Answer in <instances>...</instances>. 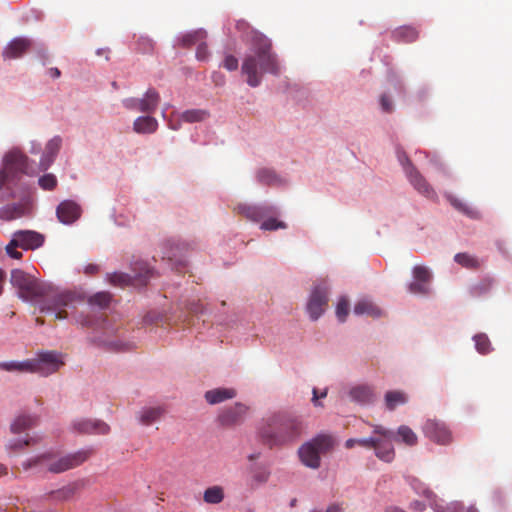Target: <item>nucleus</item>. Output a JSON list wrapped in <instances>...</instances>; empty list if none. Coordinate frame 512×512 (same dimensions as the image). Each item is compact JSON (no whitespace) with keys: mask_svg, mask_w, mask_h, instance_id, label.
<instances>
[{"mask_svg":"<svg viewBox=\"0 0 512 512\" xmlns=\"http://www.w3.org/2000/svg\"><path fill=\"white\" fill-rule=\"evenodd\" d=\"M48 74H49L52 78H55V79H56V78H59V77H60L61 72H60V70H59L58 68L53 67V68H50V69L48 70Z\"/></svg>","mask_w":512,"mask_h":512,"instance_id":"59","label":"nucleus"},{"mask_svg":"<svg viewBox=\"0 0 512 512\" xmlns=\"http://www.w3.org/2000/svg\"><path fill=\"white\" fill-rule=\"evenodd\" d=\"M304 428L299 417L277 413L263 420L258 428V435L260 441L272 449L295 442L302 435Z\"/></svg>","mask_w":512,"mask_h":512,"instance_id":"2","label":"nucleus"},{"mask_svg":"<svg viewBox=\"0 0 512 512\" xmlns=\"http://www.w3.org/2000/svg\"><path fill=\"white\" fill-rule=\"evenodd\" d=\"M257 179L260 183L265 185H278L281 182L274 171L267 168H263L258 171Z\"/></svg>","mask_w":512,"mask_h":512,"instance_id":"40","label":"nucleus"},{"mask_svg":"<svg viewBox=\"0 0 512 512\" xmlns=\"http://www.w3.org/2000/svg\"><path fill=\"white\" fill-rule=\"evenodd\" d=\"M377 435L369 438L357 439V444L365 448H373Z\"/></svg>","mask_w":512,"mask_h":512,"instance_id":"54","label":"nucleus"},{"mask_svg":"<svg viewBox=\"0 0 512 512\" xmlns=\"http://www.w3.org/2000/svg\"><path fill=\"white\" fill-rule=\"evenodd\" d=\"M159 102V93L153 88L148 89L144 98H142V112L153 113L156 110Z\"/></svg>","mask_w":512,"mask_h":512,"instance_id":"30","label":"nucleus"},{"mask_svg":"<svg viewBox=\"0 0 512 512\" xmlns=\"http://www.w3.org/2000/svg\"><path fill=\"white\" fill-rule=\"evenodd\" d=\"M98 270V267L96 265L90 264L86 266L85 273L86 274H93Z\"/></svg>","mask_w":512,"mask_h":512,"instance_id":"60","label":"nucleus"},{"mask_svg":"<svg viewBox=\"0 0 512 512\" xmlns=\"http://www.w3.org/2000/svg\"><path fill=\"white\" fill-rule=\"evenodd\" d=\"M163 414L164 409L162 407L144 408L139 413V422L148 426L160 419Z\"/></svg>","mask_w":512,"mask_h":512,"instance_id":"28","label":"nucleus"},{"mask_svg":"<svg viewBox=\"0 0 512 512\" xmlns=\"http://www.w3.org/2000/svg\"><path fill=\"white\" fill-rule=\"evenodd\" d=\"M397 440L408 446H414L418 442V437L410 427L401 425L397 430Z\"/></svg>","mask_w":512,"mask_h":512,"instance_id":"33","label":"nucleus"},{"mask_svg":"<svg viewBox=\"0 0 512 512\" xmlns=\"http://www.w3.org/2000/svg\"><path fill=\"white\" fill-rule=\"evenodd\" d=\"M209 116V112L203 109L186 110L181 114V119L188 123L200 122Z\"/></svg>","mask_w":512,"mask_h":512,"instance_id":"39","label":"nucleus"},{"mask_svg":"<svg viewBox=\"0 0 512 512\" xmlns=\"http://www.w3.org/2000/svg\"><path fill=\"white\" fill-rule=\"evenodd\" d=\"M92 454V449L80 450L66 455L44 453L26 460L22 463V467L25 471L32 468H39L40 470L59 474L80 466L87 461Z\"/></svg>","mask_w":512,"mask_h":512,"instance_id":"3","label":"nucleus"},{"mask_svg":"<svg viewBox=\"0 0 512 512\" xmlns=\"http://www.w3.org/2000/svg\"><path fill=\"white\" fill-rule=\"evenodd\" d=\"M384 401L386 409L393 411L398 406L404 405L408 402V395L401 390H391L385 393Z\"/></svg>","mask_w":512,"mask_h":512,"instance_id":"23","label":"nucleus"},{"mask_svg":"<svg viewBox=\"0 0 512 512\" xmlns=\"http://www.w3.org/2000/svg\"><path fill=\"white\" fill-rule=\"evenodd\" d=\"M413 487L417 491V493L424 495L429 500L430 505L433 504L435 494L433 493L432 490H430L427 487H424V485L417 480L414 481Z\"/></svg>","mask_w":512,"mask_h":512,"instance_id":"46","label":"nucleus"},{"mask_svg":"<svg viewBox=\"0 0 512 512\" xmlns=\"http://www.w3.org/2000/svg\"><path fill=\"white\" fill-rule=\"evenodd\" d=\"M357 444V439H348L346 442H345V447L347 449H351L353 448L355 445Z\"/></svg>","mask_w":512,"mask_h":512,"instance_id":"63","label":"nucleus"},{"mask_svg":"<svg viewBox=\"0 0 512 512\" xmlns=\"http://www.w3.org/2000/svg\"><path fill=\"white\" fill-rule=\"evenodd\" d=\"M177 254L175 252L167 253L163 259L167 258L168 261H173Z\"/></svg>","mask_w":512,"mask_h":512,"instance_id":"64","label":"nucleus"},{"mask_svg":"<svg viewBox=\"0 0 512 512\" xmlns=\"http://www.w3.org/2000/svg\"><path fill=\"white\" fill-rule=\"evenodd\" d=\"M334 444L335 440L331 435L319 434L299 447L300 461L306 467L318 469L321 464V455L331 451Z\"/></svg>","mask_w":512,"mask_h":512,"instance_id":"4","label":"nucleus"},{"mask_svg":"<svg viewBox=\"0 0 512 512\" xmlns=\"http://www.w3.org/2000/svg\"><path fill=\"white\" fill-rule=\"evenodd\" d=\"M223 67L228 71H235L238 68V59L233 55H226L223 61Z\"/></svg>","mask_w":512,"mask_h":512,"instance_id":"50","label":"nucleus"},{"mask_svg":"<svg viewBox=\"0 0 512 512\" xmlns=\"http://www.w3.org/2000/svg\"><path fill=\"white\" fill-rule=\"evenodd\" d=\"M413 277L416 281L428 284L432 278V275L427 267L419 265L413 268Z\"/></svg>","mask_w":512,"mask_h":512,"instance_id":"42","label":"nucleus"},{"mask_svg":"<svg viewBox=\"0 0 512 512\" xmlns=\"http://www.w3.org/2000/svg\"><path fill=\"white\" fill-rule=\"evenodd\" d=\"M475 346L479 353L488 354L491 351V343L487 335L477 334L474 336Z\"/></svg>","mask_w":512,"mask_h":512,"instance_id":"41","label":"nucleus"},{"mask_svg":"<svg viewBox=\"0 0 512 512\" xmlns=\"http://www.w3.org/2000/svg\"><path fill=\"white\" fill-rule=\"evenodd\" d=\"M80 488L81 483L79 481L71 482L61 488L45 493L42 499L55 504L63 503L71 500Z\"/></svg>","mask_w":512,"mask_h":512,"instance_id":"16","label":"nucleus"},{"mask_svg":"<svg viewBox=\"0 0 512 512\" xmlns=\"http://www.w3.org/2000/svg\"><path fill=\"white\" fill-rule=\"evenodd\" d=\"M9 181V175L4 170H0V191L6 186Z\"/></svg>","mask_w":512,"mask_h":512,"instance_id":"57","label":"nucleus"},{"mask_svg":"<svg viewBox=\"0 0 512 512\" xmlns=\"http://www.w3.org/2000/svg\"><path fill=\"white\" fill-rule=\"evenodd\" d=\"M236 29L241 32L243 40L250 45L251 53L246 55L241 66L242 75L250 87L261 84L265 73L278 75L280 64L272 51V43L264 34L254 30L245 20L236 22Z\"/></svg>","mask_w":512,"mask_h":512,"instance_id":"1","label":"nucleus"},{"mask_svg":"<svg viewBox=\"0 0 512 512\" xmlns=\"http://www.w3.org/2000/svg\"><path fill=\"white\" fill-rule=\"evenodd\" d=\"M61 144L62 139L59 136H55L46 144L45 150L39 162V169L41 171H45L51 166L61 148Z\"/></svg>","mask_w":512,"mask_h":512,"instance_id":"20","label":"nucleus"},{"mask_svg":"<svg viewBox=\"0 0 512 512\" xmlns=\"http://www.w3.org/2000/svg\"><path fill=\"white\" fill-rule=\"evenodd\" d=\"M236 395L237 391L234 388H215L208 390L204 397L209 404L215 405L233 399Z\"/></svg>","mask_w":512,"mask_h":512,"instance_id":"21","label":"nucleus"},{"mask_svg":"<svg viewBox=\"0 0 512 512\" xmlns=\"http://www.w3.org/2000/svg\"><path fill=\"white\" fill-rule=\"evenodd\" d=\"M349 312V302L345 297L340 298L336 307V316L340 322H344Z\"/></svg>","mask_w":512,"mask_h":512,"instance_id":"44","label":"nucleus"},{"mask_svg":"<svg viewBox=\"0 0 512 512\" xmlns=\"http://www.w3.org/2000/svg\"><path fill=\"white\" fill-rule=\"evenodd\" d=\"M196 57L198 60H206L208 57V49L203 41L197 47Z\"/></svg>","mask_w":512,"mask_h":512,"instance_id":"52","label":"nucleus"},{"mask_svg":"<svg viewBox=\"0 0 512 512\" xmlns=\"http://www.w3.org/2000/svg\"><path fill=\"white\" fill-rule=\"evenodd\" d=\"M373 433L377 435L373 449L375 455L382 461L392 462L395 457V451L392 444L394 434L381 425H375Z\"/></svg>","mask_w":512,"mask_h":512,"instance_id":"10","label":"nucleus"},{"mask_svg":"<svg viewBox=\"0 0 512 512\" xmlns=\"http://www.w3.org/2000/svg\"><path fill=\"white\" fill-rule=\"evenodd\" d=\"M248 407L240 402L223 409L218 414V421L222 426L231 427L241 423L247 414Z\"/></svg>","mask_w":512,"mask_h":512,"instance_id":"14","label":"nucleus"},{"mask_svg":"<svg viewBox=\"0 0 512 512\" xmlns=\"http://www.w3.org/2000/svg\"><path fill=\"white\" fill-rule=\"evenodd\" d=\"M409 291L413 294L426 295L429 293L428 284L415 281L409 284Z\"/></svg>","mask_w":512,"mask_h":512,"instance_id":"48","label":"nucleus"},{"mask_svg":"<svg viewBox=\"0 0 512 512\" xmlns=\"http://www.w3.org/2000/svg\"><path fill=\"white\" fill-rule=\"evenodd\" d=\"M38 418L32 415H19L11 424V431L13 433H22L23 431L34 427L37 424Z\"/></svg>","mask_w":512,"mask_h":512,"instance_id":"27","label":"nucleus"},{"mask_svg":"<svg viewBox=\"0 0 512 512\" xmlns=\"http://www.w3.org/2000/svg\"><path fill=\"white\" fill-rule=\"evenodd\" d=\"M139 46V50L144 53L150 52L153 49V44L149 39H142L139 42Z\"/></svg>","mask_w":512,"mask_h":512,"instance_id":"55","label":"nucleus"},{"mask_svg":"<svg viewBox=\"0 0 512 512\" xmlns=\"http://www.w3.org/2000/svg\"><path fill=\"white\" fill-rule=\"evenodd\" d=\"M349 395L351 399L360 404H368L373 401L374 394L371 387L366 385H359L353 387Z\"/></svg>","mask_w":512,"mask_h":512,"instance_id":"26","label":"nucleus"},{"mask_svg":"<svg viewBox=\"0 0 512 512\" xmlns=\"http://www.w3.org/2000/svg\"><path fill=\"white\" fill-rule=\"evenodd\" d=\"M24 213L25 208L22 205H7L0 210V218L10 221L22 217Z\"/></svg>","mask_w":512,"mask_h":512,"instance_id":"34","label":"nucleus"},{"mask_svg":"<svg viewBox=\"0 0 512 512\" xmlns=\"http://www.w3.org/2000/svg\"><path fill=\"white\" fill-rule=\"evenodd\" d=\"M17 247L20 246L14 241V239H12L6 246L7 254L14 259H20L22 257V253L16 250Z\"/></svg>","mask_w":512,"mask_h":512,"instance_id":"51","label":"nucleus"},{"mask_svg":"<svg viewBox=\"0 0 512 512\" xmlns=\"http://www.w3.org/2000/svg\"><path fill=\"white\" fill-rule=\"evenodd\" d=\"M235 210L239 214L244 215L246 218L257 222L261 220L265 215H267L271 211V208L264 206H251L246 204H240L235 208Z\"/></svg>","mask_w":512,"mask_h":512,"instance_id":"22","label":"nucleus"},{"mask_svg":"<svg viewBox=\"0 0 512 512\" xmlns=\"http://www.w3.org/2000/svg\"><path fill=\"white\" fill-rule=\"evenodd\" d=\"M56 215L61 223L69 225L80 217L81 209L74 201L65 200L58 205Z\"/></svg>","mask_w":512,"mask_h":512,"instance_id":"17","label":"nucleus"},{"mask_svg":"<svg viewBox=\"0 0 512 512\" xmlns=\"http://www.w3.org/2000/svg\"><path fill=\"white\" fill-rule=\"evenodd\" d=\"M28 445H30V440L26 439L24 441H18V442L10 444V449H12V450L22 449L23 447L28 446Z\"/></svg>","mask_w":512,"mask_h":512,"instance_id":"58","label":"nucleus"},{"mask_svg":"<svg viewBox=\"0 0 512 512\" xmlns=\"http://www.w3.org/2000/svg\"><path fill=\"white\" fill-rule=\"evenodd\" d=\"M39 185L44 190H53L57 186V179L53 174H45L39 178Z\"/></svg>","mask_w":512,"mask_h":512,"instance_id":"45","label":"nucleus"},{"mask_svg":"<svg viewBox=\"0 0 512 512\" xmlns=\"http://www.w3.org/2000/svg\"><path fill=\"white\" fill-rule=\"evenodd\" d=\"M319 394L316 388L313 389V398L312 402L315 406H321V404L318 402Z\"/></svg>","mask_w":512,"mask_h":512,"instance_id":"61","label":"nucleus"},{"mask_svg":"<svg viewBox=\"0 0 512 512\" xmlns=\"http://www.w3.org/2000/svg\"><path fill=\"white\" fill-rule=\"evenodd\" d=\"M133 275L123 272H115L108 276L109 282L115 286L145 285L152 277L153 270L144 261H136L132 264Z\"/></svg>","mask_w":512,"mask_h":512,"instance_id":"6","label":"nucleus"},{"mask_svg":"<svg viewBox=\"0 0 512 512\" xmlns=\"http://www.w3.org/2000/svg\"><path fill=\"white\" fill-rule=\"evenodd\" d=\"M4 169L9 176L21 174H32L28 164V158L20 151H11L4 157Z\"/></svg>","mask_w":512,"mask_h":512,"instance_id":"13","label":"nucleus"},{"mask_svg":"<svg viewBox=\"0 0 512 512\" xmlns=\"http://www.w3.org/2000/svg\"><path fill=\"white\" fill-rule=\"evenodd\" d=\"M224 499V490L221 486L207 488L203 494V500L208 504H218Z\"/></svg>","mask_w":512,"mask_h":512,"instance_id":"36","label":"nucleus"},{"mask_svg":"<svg viewBox=\"0 0 512 512\" xmlns=\"http://www.w3.org/2000/svg\"><path fill=\"white\" fill-rule=\"evenodd\" d=\"M405 174L414 189L424 197L435 200L437 194L426 178L416 169L407 156L400 158Z\"/></svg>","mask_w":512,"mask_h":512,"instance_id":"9","label":"nucleus"},{"mask_svg":"<svg viewBox=\"0 0 512 512\" xmlns=\"http://www.w3.org/2000/svg\"><path fill=\"white\" fill-rule=\"evenodd\" d=\"M206 37V31L200 29L183 35L180 41L183 47H190L204 41Z\"/></svg>","mask_w":512,"mask_h":512,"instance_id":"37","label":"nucleus"},{"mask_svg":"<svg viewBox=\"0 0 512 512\" xmlns=\"http://www.w3.org/2000/svg\"><path fill=\"white\" fill-rule=\"evenodd\" d=\"M0 369L8 372H19V373H32V362L31 359L24 361H8L1 362Z\"/></svg>","mask_w":512,"mask_h":512,"instance_id":"29","label":"nucleus"},{"mask_svg":"<svg viewBox=\"0 0 512 512\" xmlns=\"http://www.w3.org/2000/svg\"><path fill=\"white\" fill-rule=\"evenodd\" d=\"M123 105L129 110H137L142 112V99L139 98H127L123 100Z\"/></svg>","mask_w":512,"mask_h":512,"instance_id":"49","label":"nucleus"},{"mask_svg":"<svg viewBox=\"0 0 512 512\" xmlns=\"http://www.w3.org/2000/svg\"><path fill=\"white\" fill-rule=\"evenodd\" d=\"M285 228L286 224L283 221L276 220L275 218H269L261 224V229L263 230H277Z\"/></svg>","mask_w":512,"mask_h":512,"instance_id":"47","label":"nucleus"},{"mask_svg":"<svg viewBox=\"0 0 512 512\" xmlns=\"http://www.w3.org/2000/svg\"><path fill=\"white\" fill-rule=\"evenodd\" d=\"M32 373L47 377L57 372L63 365L64 360L61 353L57 351H41L35 358L31 359Z\"/></svg>","mask_w":512,"mask_h":512,"instance_id":"8","label":"nucleus"},{"mask_svg":"<svg viewBox=\"0 0 512 512\" xmlns=\"http://www.w3.org/2000/svg\"><path fill=\"white\" fill-rule=\"evenodd\" d=\"M424 435L431 441L447 445L452 441V434L446 424L436 419H428L423 426Z\"/></svg>","mask_w":512,"mask_h":512,"instance_id":"12","label":"nucleus"},{"mask_svg":"<svg viewBox=\"0 0 512 512\" xmlns=\"http://www.w3.org/2000/svg\"><path fill=\"white\" fill-rule=\"evenodd\" d=\"M445 197L448 200V202L456 210H458L459 212H461V213H463V214H465V215H467L468 217H471V218H477L478 217V211L477 210H475L474 208L470 207L468 204L464 203L463 201H461L460 199H458L457 197H455L451 193H446Z\"/></svg>","mask_w":512,"mask_h":512,"instance_id":"31","label":"nucleus"},{"mask_svg":"<svg viewBox=\"0 0 512 512\" xmlns=\"http://www.w3.org/2000/svg\"><path fill=\"white\" fill-rule=\"evenodd\" d=\"M412 508L418 511H422L425 509V505L419 501H415L412 503Z\"/></svg>","mask_w":512,"mask_h":512,"instance_id":"62","label":"nucleus"},{"mask_svg":"<svg viewBox=\"0 0 512 512\" xmlns=\"http://www.w3.org/2000/svg\"><path fill=\"white\" fill-rule=\"evenodd\" d=\"M158 128V122L154 117L141 116L135 119L133 129L136 133H154Z\"/></svg>","mask_w":512,"mask_h":512,"instance_id":"25","label":"nucleus"},{"mask_svg":"<svg viewBox=\"0 0 512 512\" xmlns=\"http://www.w3.org/2000/svg\"><path fill=\"white\" fill-rule=\"evenodd\" d=\"M108 345L113 351H124L127 349V345L119 341L109 342Z\"/></svg>","mask_w":512,"mask_h":512,"instance_id":"56","label":"nucleus"},{"mask_svg":"<svg viewBox=\"0 0 512 512\" xmlns=\"http://www.w3.org/2000/svg\"><path fill=\"white\" fill-rule=\"evenodd\" d=\"M380 105L384 112H391L393 110V104L387 95H382L380 98Z\"/></svg>","mask_w":512,"mask_h":512,"instance_id":"53","label":"nucleus"},{"mask_svg":"<svg viewBox=\"0 0 512 512\" xmlns=\"http://www.w3.org/2000/svg\"><path fill=\"white\" fill-rule=\"evenodd\" d=\"M81 302L82 297L74 292H60L47 296L41 303L40 311L52 316L54 320H63L68 317V311L75 309Z\"/></svg>","mask_w":512,"mask_h":512,"instance_id":"5","label":"nucleus"},{"mask_svg":"<svg viewBox=\"0 0 512 512\" xmlns=\"http://www.w3.org/2000/svg\"><path fill=\"white\" fill-rule=\"evenodd\" d=\"M72 428L79 434H99L106 435L110 431L107 423L101 420L76 419L72 422Z\"/></svg>","mask_w":512,"mask_h":512,"instance_id":"15","label":"nucleus"},{"mask_svg":"<svg viewBox=\"0 0 512 512\" xmlns=\"http://www.w3.org/2000/svg\"><path fill=\"white\" fill-rule=\"evenodd\" d=\"M495 280L492 277H484L471 287L473 296H483L487 294L493 287Z\"/></svg>","mask_w":512,"mask_h":512,"instance_id":"35","label":"nucleus"},{"mask_svg":"<svg viewBox=\"0 0 512 512\" xmlns=\"http://www.w3.org/2000/svg\"><path fill=\"white\" fill-rule=\"evenodd\" d=\"M392 37L397 42L412 43L419 37V31L412 26H401L395 29Z\"/></svg>","mask_w":512,"mask_h":512,"instance_id":"24","label":"nucleus"},{"mask_svg":"<svg viewBox=\"0 0 512 512\" xmlns=\"http://www.w3.org/2000/svg\"><path fill=\"white\" fill-rule=\"evenodd\" d=\"M456 263L467 269H478L480 267V261L467 253H458L454 256Z\"/></svg>","mask_w":512,"mask_h":512,"instance_id":"38","label":"nucleus"},{"mask_svg":"<svg viewBox=\"0 0 512 512\" xmlns=\"http://www.w3.org/2000/svg\"><path fill=\"white\" fill-rule=\"evenodd\" d=\"M31 44L32 42L28 38H15L5 47L2 56L9 60L20 58L29 50Z\"/></svg>","mask_w":512,"mask_h":512,"instance_id":"19","label":"nucleus"},{"mask_svg":"<svg viewBox=\"0 0 512 512\" xmlns=\"http://www.w3.org/2000/svg\"><path fill=\"white\" fill-rule=\"evenodd\" d=\"M111 301V295L108 292H99L93 295L89 299V303L93 305H97L101 308H105L109 305Z\"/></svg>","mask_w":512,"mask_h":512,"instance_id":"43","label":"nucleus"},{"mask_svg":"<svg viewBox=\"0 0 512 512\" xmlns=\"http://www.w3.org/2000/svg\"><path fill=\"white\" fill-rule=\"evenodd\" d=\"M354 313L357 315H369L372 317H379L381 310L371 301L362 300L355 304Z\"/></svg>","mask_w":512,"mask_h":512,"instance_id":"32","label":"nucleus"},{"mask_svg":"<svg viewBox=\"0 0 512 512\" xmlns=\"http://www.w3.org/2000/svg\"><path fill=\"white\" fill-rule=\"evenodd\" d=\"M328 293L329 288L325 283L314 286L307 303V312L313 321L324 313L328 305Z\"/></svg>","mask_w":512,"mask_h":512,"instance_id":"11","label":"nucleus"},{"mask_svg":"<svg viewBox=\"0 0 512 512\" xmlns=\"http://www.w3.org/2000/svg\"><path fill=\"white\" fill-rule=\"evenodd\" d=\"M13 239L23 249H36L44 243L42 234L30 230L15 232Z\"/></svg>","mask_w":512,"mask_h":512,"instance_id":"18","label":"nucleus"},{"mask_svg":"<svg viewBox=\"0 0 512 512\" xmlns=\"http://www.w3.org/2000/svg\"><path fill=\"white\" fill-rule=\"evenodd\" d=\"M10 281L19 290V295L24 300H31L44 293V289L37 279L23 270H12Z\"/></svg>","mask_w":512,"mask_h":512,"instance_id":"7","label":"nucleus"}]
</instances>
